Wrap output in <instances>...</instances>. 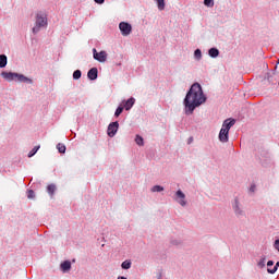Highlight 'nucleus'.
Masks as SVG:
<instances>
[{
	"label": "nucleus",
	"mask_w": 279,
	"mask_h": 279,
	"mask_svg": "<svg viewBox=\"0 0 279 279\" xmlns=\"http://www.w3.org/2000/svg\"><path fill=\"white\" fill-rule=\"evenodd\" d=\"M206 102V96H204V90H202V85L199 83H194L184 98L185 114H193L195 108H199L202 104Z\"/></svg>",
	"instance_id": "1"
},
{
	"label": "nucleus",
	"mask_w": 279,
	"mask_h": 279,
	"mask_svg": "<svg viewBox=\"0 0 279 279\" xmlns=\"http://www.w3.org/2000/svg\"><path fill=\"white\" fill-rule=\"evenodd\" d=\"M0 75L7 82H14V80H16L17 82H23L24 84H33L34 83V81H32V78H29L23 74L14 73V72H1Z\"/></svg>",
	"instance_id": "2"
},
{
	"label": "nucleus",
	"mask_w": 279,
	"mask_h": 279,
	"mask_svg": "<svg viewBox=\"0 0 279 279\" xmlns=\"http://www.w3.org/2000/svg\"><path fill=\"white\" fill-rule=\"evenodd\" d=\"M41 27H47V14L39 12L36 14L35 26L33 27V34H38Z\"/></svg>",
	"instance_id": "3"
},
{
	"label": "nucleus",
	"mask_w": 279,
	"mask_h": 279,
	"mask_svg": "<svg viewBox=\"0 0 279 279\" xmlns=\"http://www.w3.org/2000/svg\"><path fill=\"white\" fill-rule=\"evenodd\" d=\"M119 29L122 36H130V34H132V25H130L128 22H121L119 24Z\"/></svg>",
	"instance_id": "4"
},
{
	"label": "nucleus",
	"mask_w": 279,
	"mask_h": 279,
	"mask_svg": "<svg viewBox=\"0 0 279 279\" xmlns=\"http://www.w3.org/2000/svg\"><path fill=\"white\" fill-rule=\"evenodd\" d=\"M94 60H97V62H106L108 60V53L106 51L97 52V49H93Z\"/></svg>",
	"instance_id": "5"
},
{
	"label": "nucleus",
	"mask_w": 279,
	"mask_h": 279,
	"mask_svg": "<svg viewBox=\"0 0 279 279\" xmlns=\"http://www.w3.org/2000/svg\"><path fill=\"white\" fill-rule=\"evenodd\" d=\"M107 132H108V136L112 138L117 134V132H119V122L116 121L110 123Z\"/></svg>",
	"instance_id": "6"
},
{
	"label": "nucleus",
	"mask_w": 279,
	"mask_h": 279,
	"mask_svg": "<svg viewBox=\"0 0 279 279\" xmlns=\"http://www.w3.org/2000/svg\"><path fill=\"white\" fill-rule=\"evenodd\" d=\"M236 123V120L234 119H227L222 123L221 130H225L226 132H230V129Z\"/></svg>",
	"instance_id": "7"
},
{
	"label": "nucleus",
	"mask_w": 279,
	"mask_h": 279,
	"mask_svg": "<svg viewBox=\"0 0 279 279\" xmlns=\"http://www.w3.org/2000/svg\"><path fill=\"white\" fill-rule=\"evenodd\" d=\"M175 196L178 197V202L181 206H186V195L182 193L181 190H178L177 193H175Z\"/></svg>",
	"instance_id": "8"
},
{
	"label": "nucleus",
	"mask_w": 279,
	"mask_h": 279,
	"mask_svg": "<svg viewBox=\"0 0 279 279\" xmlns=\"http://www.w3.org/2000/svg\"><path fill=\"white\" fill-rule=\"evenodd\" d=\"M230 132L226 131V129H221L219 133V141L221 143H228V136Z\"/></svg>",
	"instance_id": "9"
},
{
	"label": "nucleus",
	"mask_w": 279,
	"mask_h": 279,
	"mask_svg": "<svg viewBox=\"0 0 279 279\" xmlns=\"http://www.w3.org/2000/svg\"><path fill=\"white\" fill-rule=\"evenodd\" d=\"M97 75H98V70L97 68H92L88 73H87V77L88 80H97Z\"/></svg>",
	"instance_id": "10"
},
{
	"label": "nucleus",
	"mask_w": 279,
	"mask_h": 279,
	"mask_svg": "<svg viewBox=\"0 0 279 279\" xmlns=\"http://www.w3.org/2000/svg\"><path fill=\"white\" fill-rule=\"evenodd\" d=\"M136 102V99L134 98H129L125 104H124V109L125 110H132V107L134 106V104Z\"/></svg>",
	"instance_id": "11"
},
{
	"label": "nucleus",
	"mask_w": 279,
	"mask_h": 279,
	"mask_svg": "<svg viewBox=\"0 0 279 279\" xmlns=\"http://www.w3.org/2000/svg\"><path fill=\"white\" fill-rule=\"evenodd\" d=\"M61 270L66 274V271L71 270V262L65 260L63 263H61Z\"/></svg>",
	"instance_id": "12"
},
{
	"label": "nucleus",
	"mask_w": 279,
	"mask_h": 279,
	"mask_svg": "<svg viewBox=\"0 0 279 279\" xmlns=\"http://www.w3.org/2000/svg\"><path fill=\"white\" fill-rule=\"evenodd\" d=\"M5 66H8V57L0 54V69H5Z\"/></svg>",
	"instance_id": "13"
},
{
	"label": "nucleus",
	"mask_w": 279,
	"mask_h": 279,
	"mask_svg": "<svg viewBox=\"0 0 279 279\" xmlns=\"http://www.w3.org/2000/svg\"><path fill=\"white\" fill-rule=\"evenodd\" d=\"M233 210L235 215H243V210L239 207V199H235V203L233 205Z\"/></svg>",
	"instance_id": "14"
},
{
	"label": "nucleus",
	"mask_w": 279,
	"mask_h": 279,
	"mask_svg": "<svg viewBox=\"0 0 279 279\" xmlns=\"http://www.w3.org/2000/svg\"><path fill=\"white\" fill-rule=\"evenodd\" d=\"M208 53H209L210 58H217L219 56V49L210 48Z\"/></svg>",
	"instance_id": "15"
},
{
	"label": "nucleus",
	"mask_w": 279,
	"mask_h": 279,
	"mask_svg": "<svg viewBox=\"0 0 279 279\" xmlns=\"http://www.w3.org/2000/svg\"><path fill=\"white\" fill-rule=\"evenodd\" d=\"M135 143H136V145H138L140 147H143V146L145 145L144 140H143V137H142L141 135H136V137H135Z\"/></svg>",
	"instance_id": "16"
},
{
	"label": "nucleus",
	"mask_w": 279,
	"mask_h": 279,
	"mask_svg": "<svg viewBox=\"0 0 279 279\" xmlns=\"http://www.w3.org/2000/svg\"><path fill=\"white\" fill-rule=\"evenodd\" d=\"M57 149H58V151H59V154H65V151H66V146L64 145V144H58L57 145Z\"/></svg>",
	"instance_id": "17"
},
{
	"label": "nucleus",
	"mask_w": 279,
	"mask_h": 279,
	"mask_svg": "<svg viewBox=\"0 0 279 279\" xmlns=\"http://www.w3.org/2000/svg\"><path fill=\"white\" fill-rule=\"evenodd\" d=\"M38 149H40V146H35L29 153H28V158H32L33 156H36L38 153Z\"/></svg>",
	"instance_id": "18"
},
{
	"label": "nucleus",
	"mask_w": 279,
	"mask_h": 279,
	"mask_svg": "<svg viewBox=\"0 0 279 279\" xmlns=\"http://www.w3.org/2000/svg\"><path fill=\"white\" fill-rule=\"evenodd\" d=\"M157 3L158 10L162 11L165 10V0H155Z\"/></svg>",
	"instance_id": "19"
},
{
	"label": "nucleus",
	"mask_w": 279,
	"mask_h": 279,
	"mask_svg": "<svg viewBox=\"0 0 279 279\" xmlns=\"http://www.w3.org/2000/svg\"><path fill=\"white\" fill-rule=\"evenodd\" d=\"M162 191H165V187H162L160 185H155V186L151 187L153 193H160Z\"/></svg>",
	"instance_id": "20"
},
{
	"label": "nucleus",
	"mask_w": 279,
	"mask_h": 279,
	"mask_svg": "<svg viewBox=\"0 0 279 279\" xmlns=\"http://www.w3.org/2000/svg\"><path fill=\"white\" fill-rule=\"evenodd\" d=\"M122 269H130L132 267L131 260H124L121 265Z\"/></svg>",
	"instance_id": "21"
},
{
	"label": "nucleus",
	"mask_w": 279,
	"mask_h": 279,
	"mask_svg": "<svg viewBox=\"0 0 279 279\" xmlns=\"http://www.w3.org/2000/svg\"><path fill=\"white\" fill-rule=\"evenodd\" d=\"M47 192L49 193V195H53V193H56V185L53 184L48 185Z\"/></svg>",
	"instance_id": "22"
},
{
	"label": "nucleus",
	"mask_w": 279,
	"mask_h": 279,
	"mask_svg": "<svg viewBox=\"0 0 279 279\" xmlns=\"http://www.w3.org/2000/svg\"><path fill=\"white\" fill-rule=\"evenodd\" d=\"M278 267H279V262H277L272 268L267 269L268 274H276V271H278Z\"/></svg>",
	"instance_id": "23"
},
{
	"label": "nucleus",
	"mask_w": 279,
	"mask_h": 279,
	"mask_svg": "<svg viewBox=\"0 0 279 279\" xmlns=\"http://www.w3.org/2000/svg\"><path fill=\"white\" fill-rule=\"evenodd\" d=\"M82 77V71L75 70L73 73V80H80Z\"/></svg>",
	"instance_id": "24"
},
{
	"label": "nucleus",
	"mask_w": 279,
	"mask_h": 279,
	"mask_svg": "<svg viewBox=\"0 0 279 279\" xmlns=\"http://www.w3.org/2000/svg\"><path fill=\"white\" fill-rule=\"evenodd\" d=\"M194 56H195L196 60H202V50L196 49L194 51Z\"/></svg>",
	"instance_id": "25"
},
{
	"label": "nucleus",
	"mask_w": 279,
	"mask_h": 279,
	"mask_svg": "<svg viewBox=\"0 0 279 279\" xmlns=\"http://www.w3.org/2000/svg\"><path fill=\"white\" fill-rule=\"evenodd\" d=\"M122 112H123V107H118L116 112H114V117H121Z\"/></svg>",
	"instance_id": "26"
},
{
	"label": "nucleus",
	"mask_w": 279,
	"mask_h": 279,
	"mask_svg": "<svg viewBox=\"0 0 279 279\" xmlns=\"http://www.w3.org/2000/svg\"><path fill=\"white\" fill-rule=\"evenodd\" d=\"M265 260H266V258H265V257H262V258L259 259V262L257 263V266L260 267V269H263V267H265Z\"/></svg>",
	"instance_id": "27"
},
{
	"label": "nucleus",
	"mask_w": 279,
	"mask_h": 279,
	"mask_svg": "<svg viewBox=\"0 0 279 279\" xmlns=\"http://www.w3.org/2000/svg\"><path fill=\"white\" fill-rule=\"evenodd\" d=\"M204 4L207 5V8H213V5H215V2H213V0H204Z\"/></svg>",
	"instance_id": "28"
},
{
	"label": "nucleus",
	"mask_w": 279,
	"mask_h": 279,
	"mask_svg": "<svg viewBox=\"0 0 279 279\" xmlns=\"http://www.w3.org/2000/svg\"><path fill=\"white\" fill-rule=\"evenodd\" d=\"M27 197H28V199H34V191L33 190H29L27 192Z\"/></svg>",
	"instance_id": "29"
},
{
	"label": "nucleus",
	"mask_w": 279,
	"mask_h": 279,
	"mask_svg": "<svg viewBox=\"0 0 279 279\" xmlns=\"http://www.w3.org/2000/svg\"><path fill=\"white\" fill-rule=\"evenodd\" d=\"M267 267L268 269H271V267H274V260H268Z\"/></svg>",
	"instance_id": "30"
},
{
	"label": "nucleus",
	"mask_w": 279,
	"mask_h": 279,
	"mask_svg": "<svg viewBox=\"0 0 279 279\" xmlns=\"http://www.w3.org/2000/svg\"><path fill=\"white\" fill-rule=\"evenodd\" d=\"M275 248L279 252V240L275 241Z\"/></svg>",
	"instance_id": "31"
},
{
	"label": "nucleus",
	"mask_w": 279,
	"mask_h": 279,
	"mask_svg": "<svg viewBox=\"0 0 279 279\" xmlns=\"http://www.w3.org/2000/svg\"><path fill=\"white\" fill-rule=\"evenodd\" d=\"M94 1H95V3L101 4V3H104L106 0H94Z\"/></svg>",
	"instance_id": "32"
},
{
	"label": "nucleus",
	"mask_w": 279,
	"mask_h": 279,
	"mask_svg": "<svg viewBox=\"0 0 279 279\" xmlns=\"http://www.w3.org/2000/svg\"><path fill=\"white\" fill-rule=\"evenodd\" d=\"M256 189V186H251V191L254 192V190Z\"/></svg>",
	"instance_id": "33"
},
{
	"label": "nucleus",
	"mask_w": 279,
	"mask_h": 279,
	"mask_svg": "<svg viewBox=\"0 0 279 279\" xmlns=\"http://www.w3.org/2000/svg\"><path fill=\"white\" fill-rule=\"evenodd\" d=\"M118 279H126L125 277H118Z\"/></svg>",
	"instance_id": "34"
}]
</instances>
